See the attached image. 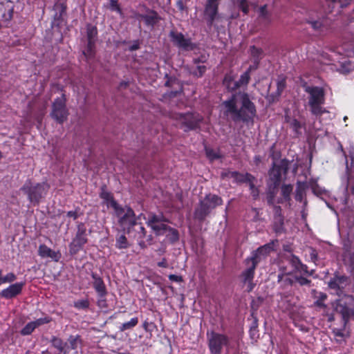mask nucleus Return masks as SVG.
Here are the masks:
<instances>
[{
    "instance_id": "09e8293b",
    "label": "nucleus",
    "mask_w": 354,
    "mask_h": 354,
    "mask_svg": "<svg viewBox=\"0 0 354 354\" xmlns=\"http://www.w3.org/2000/svg\"><path fill=\"white\" fill-rule=\"evenodd\" d=\"M274 193L273 192H270L268 193L267 200L269 204L272 205L274 203Z\"/></svg>"
},
{
    "instance_id": "b1692460",
    "label": "nucleus",
    "mask_w": 354,
    "mask_h": 354,
    "mask_svg": "<svg viewBox=\"0 0 354 354\" xmlns=\"http://www.w3.org/2000/svg\"><path fill=\"white\" fill-rule=\"evenodd\" d=\"M87 37L88 41H89V46L93 45L95 43V38L97 35V31L96 27L93 26H87Z\"/></svg>"
},
{
    "instance_id": "c85d7f7f",
    "label": "nucleus",
    "mask_w": 354,
    "mask_h": 354,
    "mask_svg": "<svg viewBox=\"0 0 354 354\" xmlns=\"http://www.w3.org/2000/svg\"><path fill=\"white\" fill-rule=\"evenodd\" d=\"M51 343L53 346L57 349H58L59 351H62L64 350V343L61 339L56 337H53L51 339Z\"/></svg>"
},
{
    "instance_id": "dca6fc26",
    "label": "nucleus",
    "mask_w": 354,
    "mask_h": 354,
    "mask_svg": "<svg viewBox=\"0 0 354 354\" xmlns=\"http://www.w3.org/2000/svg\"><path fill=\"white\" fill-rule=\"evenodd\" d=\"M273 243L266 244L259 248L253 254L250 259V261H256L257 264L259 261L265 258L271 251L273 250Z\"/></svg>"
},
{
    "instance_id": "4be33fe9",
    "label": "nucleus",
    "mask_w": 354,
    "mask_h": 354,
    "mask_svg": "<svg viewBox=\"0 0 354 354\" xmlns=\"http://www.w3.org/2000/svg\"><path fill=\"white\" fill-rule=\"evenodd\" d=\"M93 278L94 288L100 296H104L106 294V288L102 279L95 274H93Z\"/></svg>"
},
{
    "instance_id": "6e6552de",
    "label": "nucleus",
    "mask_w": 354,
    "mask_h": 354,
    "mask_svg": "<svg viewBox=\"0 0 354 354\" xmlns=\"http://www.w3.org/2000/svg\"><path fill=\"white\" fill-rule=\"evenodd\" d=\"M180 127L185 131H189L199 127L203 117L198 113L179 114L176 116Z\"/></svg>"
},
{
    "instance_id": "ddd939ff",
    "label": "nucleus",
    "mask_w": 354,
    "mask_h": 354,
    "mask_svg": "<svg viewBox=\"0 0 354 354\" xmlns=\"http://www.w3.org/2000/svg\"><path fill=\"white\" fill-rule=\"evenodd\" d=\"M24 284L25 283L24 282H18L11 284L8 288L3 289L0 292V297L6 299L14 298L21 292Z\"/></svg>"
},
{
    "instance_id": "f3484780",
    "label": "nucleus",
    "mask_w": 354,
    "mask_h": 354,
    "mask_svg": "<svg viewBox=\"0 0 354 354\" xmlns=\"http://www.w3.org/2000/svg\"><path fill=\"white\" fill-rule=\"evenodd\" d=\"M50 318L48 317H44L39 319H37L33 322H30L28 323L21 330V334L22 335H30L33 330L41 326L43 324H47L50 322Z\"/></svg>"
},
{
    "instance_id": "1a4fd4ad",
    "label": "nucleus",
    "mask_w": 354,
    "mask_h": 354,
    "mask_svg": "<svg viewBox=\"0 0 354 354\" xmlns=\"http://www.w3.org/2000/svg\"><path fill=\"white\" fill-rule=\"evenodd\" d=\"M162 216L149 214L147 219V224L151 228L157 235L163 234L168 229L171 230L176 239L177 233L175 230L169 228L166 224Z\"/></svg>"
},
{
    "instance_id": "f03ea898",
    "label": "nucleus",
    "mask_w": 354,
    "mask_h": 354,
    "mask_svg": "<svg viewBox=\"0 0 354 354\" xmlns=\"http://www.w3.org/2000/svg\"><path fill=\"white\" fill-rule=\"evenodd\" d=\"M100 197L108 207H111L114 209L115 215L119 218V223L123 227L125 225L133 226L136 224L135 214L131 208H123L118 205L111 194L104 188L102 189Z\"/></svg>"
},
{
    "instance_id": "9b49d317",
    "label": "nucleus",
    "mask_w": 354,
    "mask_h": 354,
    "mask_svg": "<svg viewBox=\"0 0 354 354\" xmlns=\"http://www.w3.org/2000/svg\"><path fill=\"white\" fill-rule=\"evenodd\" d=\"M247 263L248 264V268L243 272V282L247 284V290L248 291H251L254 288V283H252L254 270L257 264H256V261H250V259H247Z\"/></svg>"
},
{
    "instance_id": "7ed1b4c3",
    "label": "nucleus",
    "mask_w": 354,
    "mask_h": 354,
    "mask_svg": "<svg viewBox=\"0 0 354 354\" xmlns=\"http://www.w3.org/2000/svg\"><path fill=\"white\" fill-rule=\"evenodd\" d=\"M207 336L210 354H221L223 348H225V354L238 350L239 342L235 345L225 335L212 331L207 332Z\"/></svg>"
},
{
    "instance_id": "c756f323",
    "label": "nucleus",
    "mask_w": 354,
    "mask_h": 354,
    "mask_svg": "<svg viewBox=\"0 0 354 354\" xmlns=\"http://www.w3.org/2000/svg\"><path fill=\"white\" fill-rule=\"evenodd\" d=\"M259 17L263 19L267 22L270 21L269 13L266 9V6H263L259 9Z\"/></svg>"
},
{
    "instance_id": "680f3d73",
    "label": "nucleus",
    "mask_w": 354,
    "mask_h": 354,
    "mask_svg": "<svg viewBox=\"0 0 354 354\" xmlns=\"http://www.w3.org/2000/svg\"><path fill=\"white\" fill-rule=\"evenodd\" d=\"M351 264L353 266V271H354V259H353V257H351Z\"/></svg>"
},
{
    "instance_id": "473e14b6",
    "label": "nucleus",
    "mask_w": 354,
    "mask_h": 354,
    "mask_svg": "<svg viewBox=\"0 0 354 354\" xmlns=\"http://www.w3.org/2000/svg\"><path fill=\"white\" fill-rule=\"evenodd\" d=\"M306 22L310 25L312 28L315 30H318L323 26L322 22L320 20H313L310 19H306Z\"/></svg>"
},
{
    "instance_id": "de8ad7c7",
    "label": "nucleus",
    "mask_w": 354,
    "mask_h": 354,
    "mask_svg": "<svg viewBox=\"0 0 354 354\" xmlns=\"http://www.w3.org/2000/svg\"><path fill=\"white\" fill-rule=\"evenodd\" d=\"M139 234V239H143L146 235V231L143 226H139V231L138 232Z\"/></svg>"
},
{
    "instance_id": "a19ab883",
    "label": "nucleus",
    "mask_w": 354,
    "mask_h": 354,
    "mask_svg": "<svg viewBox=\"0 0 354 354\" xmlns=\"http://www.w3.org/2000/svg\"><path fill=\"white\" fill-rule=\"evenodd\" d=\"M286 86V81L283 77H280L277 80V92L280 94Z\"/></svg>"
},
{
    "instance_id": "052dcab7",
    "label": "nucleus",
    "mask_w": 354,
    "mask_h": 354,
    "mask_svg": "<svg viewBox=\"0 0 354 354\" xmlns=\"http://www.w3.org/2000/svg\"><path fill=\"white\" fill-rule=\"evenodd\" d=\"M315 304H316L317 306H324V305H323V304H322V302L321 301H317L315 302Z\"/></svg>"
},
{
    "instance_id": "393cba45",
    "label": "nucleus",
    "mask_w": 354,
    "mask_h": 354,
    "mask_svg": "<svg viewBox=\"0 0 354 354\" xmlns=\"http://www.w3.org/2000/svg\"><path fill=\"white\" fill-rule=\"evenodd\" d=\"M138 323V319L137 317H133L130 321L123 323L120 329L121 331H124L135 327Z\"/></svg>"
},
{
    "instance_id": "4d7b16f0",
    "label": "nucleus",
    "mask_w": 354,
    "mask_h": 354,
    "mask_svg": "<svg viewBox=\"0 0 354 354\" xmlns=\"http://www.w3.org/2000/svg\"><path fill=\"white\" fill-rule=\"evenodd\" d=\"M138 48H139V45H138V44H137V43H136V44H133V45H131V46L129 47V50H131V51H133V50H137V49H138Z\"/></svg>"
},
{
    "instance_id": "7c9ffc66",
    "label": "nucleus",
    "mask_w": 354,
    "mask_h": 354,
    "mask_svg": "<svg viewBox=\"0 0 354 354\" xmlns=\"http://www.w3.org/2000/svg\"><path fill=\"white\" fill-rule=\"evenodd\" d=\"M279 268L280 273L278 274V281H281L283 279L284 276L290 274L291 271L288 270L286 267L281 263L279 265Z\"/></svg>"
},
{
    "instance_id": "423d86ee",
    "label": "nucleus",
    "mask_w": 354,
    "mask_h": 354,
    "mask_svg": "<svg viewBox=\"0 0 354 354\" xmlns=\"http://www.w3.org/2000/svg\"><path fill=\"white\" fill-rule=\"evenodd\" d=\"M333 306L335 311L342 315L345 323L354 317V297L345 295L337 299Z\"/></svg>"
},
{
    "instance_id": "49530a36",
    "label": "nucleus",
    "mask_w": 354,
    "mask_h": 354,
    "mask_svg": "<svg viewBox=\"0 0 354 354\" xmlns=\"http://www.w3.org/2000/svg\"><path fill=\"white\" fill-rule=\"evenodd\" d=\"M145 19L148 24H153L156 22V17L154 16H146Z\"/></svg>"
},
{
    "instance_id": "4c0bfd02",
    "label": "nucleus",
    "mask_w": 354,
    "mask_h": 354,
    "mask_svg": "<svg viewBox=\"0 0 354 354\" xmlns=\"http://www.w3.org/2000/svg\"><path fill=\"white\" fill-rule=\"evenodd\" d=\"M344 249L345 250L344 260L346 261V258L351 254V243L349 239L344 240L343 242Z\"/></svg>"
},
{
    "instance_id": "412c9836",
    "label": "nucleus",
    "mask_w": 354,
    "mask_h": 354,
    "mask_svg": "<svg viewBox=\"0 0 354 354\" xmlns=\"http://www.w3.org/2000/svg\"><path fill=\"white\" fill-rule=\"evenodd\" d=\"M349 157L351 160V169H349L348 164L346 165V169L348 173V177L345 189L347 191L349 185H351V192L354 194V149H352L349 151Z\"/></svg>"
},
{
    "instance_id": "13d9d810",
    "label": "nucleus",
    "mask_w": 354,
    "mask_h": 354,
    "mask_svg": "<svg viewBox=\"0 0 354 354\" xmlns=\"http://www.w3.org/2000/svg\"><path fill=\"white\" fill-rule=\"evenodd\" d=\"M158 266L159 267H164V268H165V267H167V263H166V261L165 260H163L161 262H158Z\"/></svg>"
},
{
    "instance_id": "c03bdc74",
    "label": "nucleus",
    "mask_w": 354,
    "mask_h": 354,
    "mask_svg": "<svg viewBox=\"0 0 354 354\" xmlns=\"http://www.w3.org/2000/svg\"><path fill=\"white\" fill-rule=\"evenodd\" d=\"M297 272H303V273H305V274H311V273H309L308 270V267L306 265H304L302 263H301V264L299 265V266L296 269Z\"/></svg>"
},
{
    "instance_id": "bb28decb",
    "label": "nucleus",
    "mask_w": 354,
    "mask_h": 354,
    "mask_svg": "<svg viewBox=\"0 0 354 354\" xmlns=\"http://www.w3.org/2000/svg\"><path fill=\"white\" fill-rule=\"evenodd\" d=\"M86 242V238L84 233H78L76 237L74 239L73 241V245L75 246L81 247Z\"/></svg>"
},
{
    "instance_id": "a878e982",
    "label": "nucleus",
    "mask_w": 354,
    "mask_h": 354,
    "mask_svg": "<svg viewBox=\"0 0 354 354\" xmlns=\"http://www.w3.org/2000/svg\"><path fill=\"white\" fill-rule=\"evenodd\" d=\"M115 246L118 249H124L128 248V241L124 235H120L116 238Z\"/></svg>"
},
{
    "instance_id": "5fc2aeb1",
    "label": "nucleus",
    "mask_w": 354,
    "mask_h": 354,
    "mask_svg": "<svg viewBox=\"0 0 354 354\" xmlns=\"http://www.w3.org/2000/svg\"><path fill=\"white\" fill-rule=\"evenodd\" d=\"M251 53L252 55H259L261 53V50L253 46L251 48Z\"/></svg>"
},
{
    "instance_id": "a18cd8bd",
    "label": "nucleus",
    "mask_w": 354,
    "mask_h": 354,
    "mask_svg": "<svg viewBox=\"0 0 354 354\" xmlns=\"http://www.w3.org/2000/svg\"><path fill=\"white\" fill-rule=\"evenodd\" d=\"M206 71V66L205 65L197 66V71H194L196 75L201 76Z\"/></svg>"
},
{
    "instance_id": "f257e3e1",
    "label": "nucleus",
    "mask_w": 354,
    "mask_h": 354,
    "mask_svg": "<svg viewBox=\"0 0 354 354\" xmlns=\"http://www.w3.org/2000/svg\"><path fill=\"white\" fill-rule=\"evenodd\" d=\"M225 114L234 120L251 121L256 115V108L247 93H237L223 102Z\"/></svg>"
},
{
    "instance_id": "cd10ccee",
    "label": "nucleus",
    "mask_w": 354,
    "mask_h": 354,
    "mask_svg": "<svg viewBox=\"0 0 354 354\" xmlns=\"http://www.w3.org/2000/svg\"><path fill=\"white\" fill-rule=\"evenodd\" d=\"M68 343L72 349H76L81 344V339L78 335H71L68 338Z\"/></svg>"
},
{
    "instance_id": "e2e57ef3",
    "label": "nucleus",
    "mask_w": 354,
    "mask_h": 354,
    "mask_svg": "<svg viewBox=\"0 0 354 354\" xmlns=\"http://www.w3.org/2000/svg\"><path fill=\"white\" fill-rule=\"evenodd\" d=\"M148 323L147 322H145L143 324V327L145 330L147 329Z\"/></svg>"
},
{
    "instance_id": "6e6d98bb",
    "label": "nucleus",
    "mask_w": 354,
    "mask_h": 354,
    "mask_svg": "<svg viewBox=\"0 0 354 354\" xmlns=\"http://www.w3.org/2000/svg\"><path fill=\"white\" fill-rule=\"evenodd\" d=\"M317 61L321 63L326 64V62H325V55L322 54L319 55V57H317Z\"/></svg>"
},
{
    "instance_id": "aec40b11",
    "label": "nucleus",
    "mask_w": 354,
    "mask_h": 354,
    "mask_svg": "<svg viewBox=\"0 0 354 354\" xmlns=\"http://www.w3.org/2000/svg\"><path fill=\"white\" fill-rule=\"evenodd\" d=\"M38 252L42 258H50L55 261H58L61 257L59 252H55L45 245H41L39 247Z\"/></svg>"
},
{
    "instance_id": "f8f14e48",
    "label": "nucleus",
    "mask_w": 354,
    "mask_h": 354,
    "mask_svg": "<svg viewBox=\"0 0 354 354\" xmlns=\"http://www.w3.org/2000/svg\"><path fill=\"white\" fill-rule=\"evenodd\" d=\"M222 176L233 178L238 183H248L250 187H254V178L250 174H240L236 171H227L222 174Z\"/></svg>"
},
{
    "instance_id": "bf43d9fd",
    "label": "nucleus",
    "mask_w": 354,
    "mask_h": 354,
    "mask_svg": "<svg viewBox=\"0 0 354 354\" xmlns=\"http://www.w3.org/2000/svg\"><path fill=\"white\" fill-rule=\"evenodd\" d=\"M296 200L301 201V194L297 193L295 196Z\"/></svg>"
},
{
    "instance_id": "e433bc0d",
    "label": "nucleus",
    "mask_w": 354,
    "mask_h": 354,
    "mask_svg": "<svg viewBox=\"0 0 354 354\" xmlns=\"http://www.w3.org/2000/svg\"><path fill=\"white\" fill-rule=\"evenodd\" d=\"M94 48H95V43L93 44V45L89 46V41H88L87 48L84 52V54L86 58H91L93 57L94 53H95Z\"/></svg>"
},
{
    "instance_id": "5701e85b",
    "label": "nucleus",
    "mask_w": 354,
    "mask_h": 354,
    "mask_svg": "<svg viewBox=\"0 0 354 354\" xmlns=\"http://www.w3.org/2000/svg\"><path fill=\"white\" fill-rule=\"evenodd\" d=\"M292 186L291 185H283L281 187V194L283 198L279 200V203H282L283 201H288L290 198V194L292 192Z\"/></svg>"
},
{
    "instance_id": "6ab92c4d",
    "label": "nucleus",
    "mask_w": 354,
    "mask_h": 354,
    "mask_svg": "<svg viewBox=\"0 0 354 354\" xmlns=\"http://www.w3.org/2000/svg\"><path fill=\"white\" fill-rule=\"evenodd\" d=\"M286 169L282 165H279L276 163L273 164L272 168L270 169L269 176L270 180L272 182L274 187H276L280 183L282 173L286 172Z\"/></svg>"
},
{
    "instance_id": "79ce46f5",
    "label": "nucleus",
    "mask_w": 354,
    "mask_h": 354,
    "mask_svg": "<svg viewBox=\"0 0 354 354\" xmlns=\"http://www.w3.org/2000/svg\"><path fill=\"white\" fill-rule=\"evenodd\" d=\"M287 122H290L291 127L293 128L295 132L298 133L299 129H300L301 127V124H300V122L295 119H292L290 120H287Z\"/></svg>"
},
{
    "instance_id": "69168bd1",
    "label": "nucleus",
    "mask_w": 354,
    "mask_h": 354,
    "mask_svg": "<svg viewBox=\"0 0 354 354\" xmlns=\"http://www.w3.org/2000/svg\"><path fill=\"white\" fill-rule=\"evenodd\" d=\"M2 279H1V270H0V286L2 284Z\"/></svg>"
},
{
    "instance_id": "8fccbe9b",
    "label": "nucleus",
    "mask_w": 354,
    "mask_h": 354,
    "mask_svg": "<svg viewBox=\"0 0 354 354\" xmlns=\"http://www.w3.org/2000/svg\"><path fill=\"white\" fill-rule=\"evenodd\" d=\"M111 7L112 10H116L118 12H120V9L117 2L114 0H111Z\"/></svg>"
},
{
    "instance_id": "3c124183",
    "label": "nucleus",
    "mask_w": 354,
    "mask_h": 354,
    "mask_svg": "<svg viewBox=\"0 0 354 354\" xmlns=\"http://www.w3.org/2000/svg\"><path fill=\"white\" fill-rule=\"evenodd\" d=\"M250 190H251V194H252V196H253L254 198L257 197V196H258V195H259V191H258V189L255 187V186L254 185V187H253L252 189H251L250 187Z\"/></svg>"
},
{
    "instance_id": "20e7f679",
    "label": "nucleus",
    "mask_w": 354,
    "mask_h": 354,
    "mask_svg": "<svg viewBox=\"0 0 354 354\" xmlns=\"http://www.w3.org/2000/svg\"><path fill=\"white\" fill-rule=\"evenodd\" d=\"M48 189V185L45 183H35L27 180L21 187V190L27 195L30 203L38 204L41 199L46 195Z\"/></svg>"
},
{
    "instance_id": "774afa93",
    "label": "nucleus",
    "mask_w": 354,
    "mask_h": 354,
    "mask_svg": "<svg viewBox=\"0 0 354 354\" xmlns=\"http://www.w3.org/2000/svg\"><path fill=\"white\" fill-rule=\"evenodd\" d=\"M311 257H312V259L315 257V254H314V253H312V254H311Z\"/></svg>"
},
{
    "instance_id": "603ef678",
    "label": "nucleus",
    "mask_w": 354,
    "mask_h": 354,
    "mask_svg": "<svg viewBox=\"0 0 354 354\" xmlns=\"http://www.w3.org/2000/svg\"><path fill=\"white\" fill-rule=\"evenodd\" d=\"M169 278L170 280L175 281H179L180 280V277L175 274H170Z\"/></svg>"
},
{
    "instance_id": "39448f33",
    "label": "nucleus",
    "mask_w": 354,
    "mask_h": 354,
    "mask_svg": "<svg viewBox=\"0 0 354 354\" xmlns=\"http://www.w3.org/2000/svg\"><path fill=\"white\" fill-rule=\"evenodd\" d=\"M305 91L309 94L308 104L311 113L317 116L325 113L326 111L322 107L324 103V90L318 86H307Z\"/></svg>"
},
{
    "instance_id": "9d476101",
    "label": "nucleus",
    "mask_w": 354,
    "mask_h": 354,
    "mask_svg": "<svg viewBox=\"0 0 354 354\" xmlns=\"http://www.w3.org/2000/svg\"><path fill=\"white\" fill-rule=\"evenodd\" d=\"M65 98L64 95L55 100L53 104L51 116L58 122L62 123L68 116V111L66 108Z\"/></svg>"
},
{
    "instance_id": "864d4df0",
    "label": "nucleus",
    "mask_w": 354,
    "mask_h": 354,
    "mask_svg": "<svg viewBox=\"0 0 354 354\" xmlns=\"http://www.w3.org/2000/svg\"><path fill=\"white\" fill-rule=\"evenodd\" d=\"M67 216H69V217H72L74 219H76L77 217V214L76 212H73V211H70L67 213Z\"/></svg>"
},
{
    "instance_id": "ea45409f",
    "label": "nucleus",
    "mask_w": 354,
    "mask_h": 354,
    "mask_svg": "<svg viewBox=\"0 0 354 354\" xmlns=\"http://www.w3.org/2000/svg\"><path fill=\"white\" fill-rule=\"evenodd\" d=\"M239 6L245 14L248 12L249 6L248 0H239Z\"/></svg>"
},
{
    "instance_id": "58836bf2",
    "label": "nucleus",
    "mask_w": 354,
    "mask_h": 354,
    "mask_svg": "<svg viewBox=\"0 0 354 354\" xmlns=\"http://www.w3.org/2000/svg\"><path fill=\"white\" fill-rule=\"evenodd\" d=\"M206 155L211 160L217 159L220 157L218 153L211 149H206Z\"/></svg>"
},
{
    "instance_id": "a211bd4d",
    "label": "nucleus",
    "mask_w": 354,
    "mask_h": 354,
    "mask_svg": "<svg viewBox=\"0 0 354 354\" xmlns=\"http://www.w3.org/2000/svg\"><path fill=\"white\" fill-rule=\"evenodd\" d=\"M348 283V279L344 276L335 277L328 282V286L334 290L335 293L340 296L339 292L344 289Z\"/></svg>"
},
{
    "instance_id": "0eeeda50",
    "label": "nucleus",
    "mask_w": 354,
    "mask_h": 354,
    "mask_svg": "<svg viewBox=\"0 0 354 354\" xmlns=\"http://www.w3.org/2000/svg\"><path fill=\"white\" fill-rule=\"evenodd\" d=\"M221 198L215 194L207 195L200 203V206L196 209L195 215L199 219H203L212 209L222 204Z\"/></svg>"
},
{
    "instance_id": "72a5a7b5",
    "label": "nucleus",
    "mask_w": 354,
    "mask_h": 354,
    "mask_svg": "<svg viewBox=\"0 0 354 354\" xmlns=\"http://www.w3.org/2000/svg\"><path fill=\"white\" fill-rule=\"evenodd\" d=\"M252 69V67L250 66L249 68V69L245 72L241 76V78L239 80V82L237 84V86H239V85H242V84H248L249 80H250V75H249V73L250 71V70Z\"/></svg>"
},
{
    "instance_id": "f704fd0d",
    "label": "nucleus",
    "mask_w": 354,
    "mask_h": 354,
    "mask_svg": "<svg viewBox=\"0 0 354 354\" xmlns=\"http://www.w3.org/2000/svg\"><path fill=\"white\" fill-rule=\"evenodd\" d=\"M16 279H17L16 275L12 272H9L4 277H3L1 275V279H2L3 283H12V282L15 281L16 280Z\"/></svg>"
},
{
    "instance_id": "2f4dec72",
    "label": "nucleus",
    "mask_w": 354,
    "mask_h": 354,
    "mask_svg": "<svg viewBox=\"0 0 354 354\" xmlns=\"http://www.w3.org/2000/svg\"><path fill=\"white\" fill-rule=\"evenodd\" d=\"M287 260L292 266V267L295 268V270L301 263L300 259L295 255H290L287 259Z\"/></svg>"
},
{
    "instance_id": "37998d69",
    "label": "nucleus",
    "mask_w": 354,
    "mask_h": 354,
    "mask_svg": "<svg viewBox=\"0 0 354 354\" xmlns=\"http://www.w3.org/2000/svg\"><path fill=\"white\" fill-rule=\"evenodd\" d=\"M295 281L301 286L308 285L310 282L308 279L303 277H296Z\"/></svg>"
},
{
    "instance_id": "2eb2a0df",
    "label": "nucleus",
    "mask_w": 354,
    "mask_h": 354,
    "mask_svg": "<svg viewBox=\"0 0 354 354\" xmlns=\"http://www.w3.org/2000/svg\"><path fill=\"white\" fill-rule=\"evenodd\" d=\"M170 37L172 42L178 47L183 50H189L192 48V44L190 39L185 38L182 33L171 31L170 32Z\"/></svg>"
},
{
    "instance_id": "4468645a",
    "label": "nucleus",
    "mask_w": 354,
    "mask_h": 354,
    "mask_svg": "<svg viewBox=\"0 0 354 354\" xmlns=\"http://www.w3.org/2000/svg\"><path fill=\"white\" fill-rule=\"evenodd\" d=\"M218 0H207L205 15L209 23L212 24L218 17Z\"/></svg>"
},
{
    "instance_id": "0e129e2a",
    "label": "nucleus",
    "mask_w": 354,
    "mask_h": 354,
    "mask_svg": "<svg viewBox=\"0 0 354 354\" xmlns=\"http://www.w3.org/2000/svg\"><path fill=\"white\" fill-rule=\"evenodd\" d=\"M139 245L142 247V248H145V244L143 241H141L139 243Z\"/></svg>"
},
{
    "instance_id": "338daca9",
    "label": "nucleus",
    "mask_w": 354,
    "mask_h": 354,
    "mask_svg": "<svg viewBox=\"0 0 354 354\" xmlns=\"http://www.w3.org/2000/svg\"><path fill=\"white\" fill-rule=\"evenodd\" d=\"M286 280H288V283H289L290 284H292V280H290V279L286 278Z\"/></svg>"
},
{
    "instance_id": "c9c22d12",
    "label": "nucleus",
    "mask_w": 354,
    "mask_h": 354,
    "mask_svg": "<svg viewBox=\"0 0 354 354\" xmlns=\"http://www.w3.org/2000/svg\"><path fill=\"white\" fill-rule=\"evenodd\" d=\"M89 303L86 299H81L74 303V306L78 309H84L88 307Z\"/></svg>"
}]
</instances>
